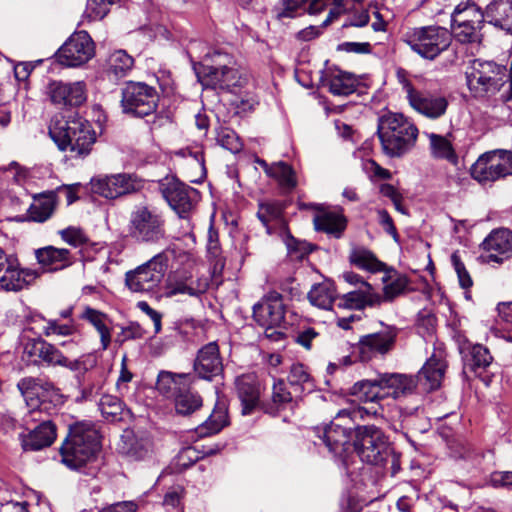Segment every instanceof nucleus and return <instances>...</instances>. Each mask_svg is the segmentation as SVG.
Listing matches in <instances>:
<instances>
[{
  "mask_svg": "<svg viewBox=\"0 0 512 512\" xmlns=\"http://www.w3.org/2000/svg\"><path fill=\"white\" fill-rule=\"evenodd\" d=\"M447 368L443 351H435L414 377L401 373H381L380 383L387 397L394 399L412 394L419 385L424 391L430 392L441 386Z\"/></svg>",
  "mask_w": 512,
  "mask_h": 512,
  "instance_id": "obj_1",
  "label": "nucleus"
},
{
  "mask_svg": "<svg viewBox=\"0 0 512 512\" xmlns=\"http://www.w3.org/2000/svg\"><path fill=\"white\" fill-rule=\"evenodd\" d=\"M49 136L59 150L69 152L71 158L80 159L91 153L97 139L92 124L77 113L53 119Z\"/></svg>",
  "mask_w": 512,
  "mask_h": 512,
  "instance_id": "obj_2",
  "label": "nucleus"
},
{
  "mask_svg": "<svg viewBox=\"0 0 512 512\" xmlns=\"http://www.w3.org/2000/svg\"><path fill=\"white\" fill-rule=\"evenodd\" d=\"M100 448V434L94 424L77 422L69 426L60 447L62 463L70 469H81L97 459Z\"/></svg>",
  "mask_w": 512,
  "mask_h": 512,
  "instance_id": "obj_3",
  "label": "nucleus"
},
{
  "mask_svg": "<svg viewBox=\"0 0 512 512\" xmlns=\"http://www.w3.org/2000/svg\"><path fill=\"white\" fill-rule=\"evenodd\" d=\"M194 69L205 88L233 92L235 88L243 86L246 81V78L235 68L233 57L220 51L207 54Z\"/></svg>",
  "mask_w": 512,
  "mask_h": 512,
  "instance_id": "obj_4",
  "label": "nucleus"
},
{
  "mask_svg": "<svg viewBox=\"0 0 512 512\" xmlns=\"http://www.w3.org/2000/svg\"><path fill=\"white\" fill-rule=\"evenodd\" d=\"M416 125L401 113H388L378 120L377 135L383 152L392 158L408 153L418 137Z\"/></svg>",
  "mask_w": 512,
  "mask_h": 512,
  "instance_id": "obj_5",
  "label": "nucleus"
},
{
  "mask_svg": "<svg viewBox=\"0 0 512 512\" xmlns=\"http://www.w3.org/2000/svg\"><path fill=\"white\" fill-rule=\"evenodd\" d=\"M467 86L474 97L484 98L497 94L510 81L512 97V75L506 66L493 60L473 59L465 71Z\"/></svg>",
  "mask_w": 512,
  "mask_h": 512,
  "instance_id": "obj_6",
  "label": "nucleus"
},
{
  "mask_svg": "<svg viewBox=\"0 0 512 512\" xmlns=\"http://www.w3.org/2000/svg\"><path fill=\"white\" fill-rule=\"evenodd\" d=\"M127 236L138 245H158L167 240L166 220L157 209L137 205L129 215Z\"/></svg>",
  "mask_w": 512,
  "mask_h": 512,
  "instance_id": "obj_7",
  "label": "nucleus"
},
{
  "mask_svg": "<svg viewBox=\"0 0 512 512\" xmlns=\"http://www.w3.org/2000/svg\"><path fill=\"white\" fill-rule=\"evenodd\" d=\"M403 41L422 58L434 60L451 46L452 34L436 25L415 27L403 34Z\"/></svg>",
  "mask_w": 512,
  "mask_h": 512,
  "instance_id": "obj_8",
  "label": "nucleus"
},
{
  "mask_svg": "<svg viewBox=\"0 0 512 512\" xmlns=\"http://www.w3.org/2000/svg\"><path fill=\"white\" fill-rule=\"evenodd\" d=\"M122 113L133 118H144L156 112L159 94L145 82L126 81L120 88Z\"/></svg>",
  "mask_w": 512,
  "mask_h": 512,
  "instance_id": "obj_9",
  "label": "nucleus"
},
{
  "mask_svg": "<svg viewBox=\"0 0 512 512\" xmlns=\"http://www.w3.org/2000/svg\"><path fill=\"white\" fill-rule=\"evenodd\" d=\"M167 251L154 255L150 260L125 274V284L135 293H148L161 283L168 267Z\"/></svg>",
  "mask_w": 512,
  "mask_h": 512,
  "instance_id": "obj_10",
  "label": "nucleus"
},
{
  "mask_svg": "<svg viewBox=\"0 0 512 512\" xmlns=\"http://www.w3.org/2000/svg\"><path fill=\"white\" fill-rule=\"evenodd\" d=\"M390 443L385 433L375 425H357L353 438V449L363 462L371 465L381 463L389 452Z\"/></svg>",
  "mask_w": 512,
  "mask_h": 512,
  "instance_id": "obj_11",
  "label": "nucleus"
},
{
  "mask_svg": "<svg viewBox=\"0 0 512 512\" xmlns=\"http://www.w3.org/2000/svg\"><path fill=\"white\" fill-rule=\"evenodd\" d=\"M158 189L170 208L180 218H187L200 199L197 189L171 175L158 181Z\"/></svg>",
  "mask_w": 512,
  "mask_h": 512,
  "instance_id": "obj_12",
  "label": "nucleus"
},
{
  "mask_svg": "<svg viewBox=\"0 0 512 512\" xmlns=\"http://www.w3.org/2000/svg\"><path fill=\"white\" fill-rule=\"evenodd\" d=\"M470 173L481 184L512 175V151L496 149L483 153L471 166Z\"/></svg>",
  "mask_w": 512,
  "mask_h": 512,
  "instance_id": "obj_13",
  "label": "nucleus"
},
{
  "mask_svg": "<svg viewBox=\"0 0 512 512\" xmlns=\"http://www.w3.org/2000/svg\"><path fill=\"white\" fill-rule=\"evenodd\" d=\"M355 427L340 411L329 424L315 427L313 431L323 440L331 453L343 456L353 448Z\"/></svg>",
  "mask_w": 512,
  "mask_h": 512,
  "instance_id": "obj_14",
  "label": "nucleus"
},
{
  "mask_svg": "<svg viewBox=\"0 0 512 512\" xmlns=\"http://www.w3.org/2000/svg\"><path fill=\"white\" fill-rule=\"evenodd\" d=\"M90 185L93 193L112 200L140 191L144 180L134 173H117L93 177Z\"/></svg>",
  "mask_w": 512,
  "mask_h": 512,
  "instance_id": "obj_15",
  "label": "nucleus"
},
{
  "mask_svg": "<svg viewBox=\"0 0 512 512\" xmlns=\"http://www.w3.org/2000/svg\"><path fill=\"white\" fill-rule=\"evenodd\" d=\"M398 79L410 106L415 111L433 120L442 117L446 113L449 102L445 96L416 89L400 72L398 73Z\"/></svg>",
  "mask_w": 512,
  "mask_h": 512,
  "instance_id": "obj_16",
  "label": "nucleus"
},
{
  "mask_svg": "<svg viewBox=\"0 0 512 512\" xmlns=\"http://www.w3.org/2000/svg\"><path fill=\"white\" fill-rule=\"evenodd\" d=\"M398 328L383 325V329L363 335L354 346V354L361 362H369L377 357H385L395 348Z\"/></svg>",
  "mask_w": 512,
  "mask_h": 512,
  "instance_id": "obj_17",
  "label": "nucleus"
},
{
  "mask_svg": "<svg viewBox=\"0 0 512 512\" xmlns=\"http://www.w3.org/2000/svg\"><path fill=\"white\" fill-rule=\"evenodd\" d=\"M95 55L92 38L86 31L72 34L58 49L55 59L67 67H77L87 63Z\"/></svg>",
  "mask_w": 512,
  "mask_h": 512,
  "instance_id": "obj_18",
  "label": "nucleus"
},
{
  "mask_svg": "<svg viewBox=\"0 0 512 512\" xmlns=\"http://www.w3.org/2000/svg\"><path fill=\"white\" fill-rule=\"evenodd\" d=\"M25 351L31 357H37L49 366H61L74 372L87 370L81 359H69L56 346L41 337L29 339L25 345Z\"/></svg>",
  "mask_w": 512,
  "mask_h": 512,
  "instance_id": "obj_19",
  "label": "nucleus"
},
{
  "mask_svg": "<svg viewBox=\"0 0 512 512\" xmlns=\"http://www.w3.org/2000/svg\"><path fill=\"white\" fill-rule=\"evenodd\" d=\"M285 314L283 297L276 291L269 292L253 306V318L264 329L284 327Z\"/></svg>",
  "mask_w": 512,
  "mask_h": 512,
  "instance_id": "obj_20",
  "label": "nucleus"
},
{
  "mask_svg": "<svg viewBox=\"0 0 512 512\" xmlns=\"http://www.w3.org/2000/svg\"><path fill=\"white\" fill-rule=\"evenodd\" d=\"M17 388L31 407L30 416L33 420L40 413L44 399L57 391L53 382L41 377H24L18 381Z\"/></svg>",
  "mask_w": 512,
  "mask_h": 512,
  "instance_id": "obj_21",
  "label": "nucleus"
},
{
  "mask_svg": "<svg viewBox=\"0 0 512 512\" xmlns=\"http://www.w3.org/2000/svg\"><path fill=\"white\" fill-rule=\"evenodd\" d=\"M235 391L241 404L242 415H251L258 408H262V387L254 375L244 374L237 377Z\"/></svg>",
  "mask_w": 512,
  "mask_h": 512,
  "instance_id": "obj_22",
  "label": "nucleus"
},
{
  "mask_svg": "<svg viewBox=\"0 0 512 512\" xmlns=\"http://www.w3.org/2000/svg\"><path fill=\"white\" fill-rule=\"evenodd\" d=\"M46 95L58 106H79L86 100L84 84L81 82L52 80L46 86Z\"/></svg>",
  "mask_w": 512,
  "mask_h": 512,
  "instance_id": "obj_23",
  "label": "nucleus"
},
{
  "mask_svg": "<svg viewBox=\"0 0 512 512\" xmlns=\"http://www.w3.org/2000/svg\"><path fill=\"white\" fill-rule=\"evenodd\" d=\"M193 368L198 378L207 381L222 373L223 363L216 342H210L198 351Z\"/></svg>",
  "mask_w": 512,
  "mask_h": 512,
  "instance_id": "obj_24",
  "label": "nucleus"
},
{
  "mask_svg": "<svg viewBox=\"0 0 512 512\" xmlns=\"http://www.w3.org/2000/svg\"><path fill=\"white\" fill-rule=\"evenodd\" d=\"M482 248L487 252L486 261L502 263L512 255V232L506 228L493 230L482 242Z\"/></svg>",
  "mask_w": 512,
  "mask_h": 512,
  "instance_id": "obj_25",
  "label": "nucleus"
},
{
  "mask_svg": "<svg viewBox=\"0 0 512 512\" xmlns=\"http://www.w3.org/2000/svg\"><path fill=\"white\" fill-rule=\"evenodd\" d=\"M38 276L36 270L21 268L18 258L12 255L6 272L0 276V290L5 292L21 291Z\"/></svg>",
  "mask_w": 512,
  "mask_h": 512,
  "instance_id": "obj_26",
  "label": "nucleus"
},
{
  "mask_svg": "<svg viewBox=\"0 0 512 512\" xmlns=\"http://www.w3.org/2000/svg\"><path fill=\"white\" fill-rule=\"evenodd\" d=\"M56 425L49 419L40 423L27 434H21V445L25 451H38L49 447L56 439Z\"/></svg>",
  "mask_w": 512,
  "mask_h": 512,
  "instance_id": "obj_27",
  "label": "nucleus"
},
{
  "mask_svg": "<svg viewBox=\"0 0 512 512\" xmlns=\"http://www.w3.org/2000/svg\"><path fill=\"white\" fill-rule=\"evenodd\" d=\"M35 257L46 272L61 271L75 263V258L69 249L54 246L36 249Z\"/></svg>",
  "mask_w": 512,
  "mask_h": 512,
  "instance_id": "obj_28",
  "label": "nucleus"
},
{
  "mask_svg": "<svg viewBox=\"0 0 512 512\" xmlns=\"http://www.w3.org/2000/svg\"><path fill=\"white\" fill-rule=\"evenodd\" d=\"M459 352L462 355L464 373L467 370L480 374L492 362L493 358L489 350L481 344H472L464 340L459 344Z\"/></svg>",
  "mask_w": 512,
  "mask_h": 512,
  "instance_id": "obj_29",
  "label": "nucleus"
},
{
  "mask_svg": "<svg viewBox=\"0 0 512 512\" xmlns=\"http://www.w3.org/2000/svg\"><path fill=\"white\" fill-rule=\"evenodd\" d=\"M382 303V296L371 284L363 282V288L350 291L338 298V307L352 310H363L366 307H377Z\"/></svg>",
  "mask_w": 512,
  "mask_h": 512,
  "instance_id": "obj_30",
  "label": "nucleus"
},
{
  "mask_svg": "<svg viewBox=\"0 0 512 512\" xmlns=\"http://www.w3.org/2000/svg\"><path fill=\"white\" fill-rule=\"evenodd\" d=\"M484 22L512 35V0H493L483 11Z\"/></svg>",
  "mask_w": 512,
  "mask_h": 512,
  "instance_id": "obj_31",
  "label": "nucleus"
},
{
  "mask_svg": "<svg viewBox=\"0 0 512 512\" xmlns=\"http://www.w3.org/2000/svg\"><path fill=\"white\" fill-rule=\"evenodd\" d=\"M348 220L343 214L342 209L337 211H322L313 218V224L316 231L324 232L336 239L343 236L347 228Z\"/></svg>",
  "mask_w": 512,
  "mask_h": 512,
  "instance_id": "obj_32",
  "label": "nucleus"
},
{
  "mask_svg": "<svg viewBox=\"0 0 512 512\" xmlns=\"http://www.w3.org/2000/svg\"><path fill=\"white\" fill-rule=\"evenodd\" d=\"M122 452L132 460H151L155 455L152 438L129 433L123 436Z\"/></svg>",
  "mask_w": 512,
  "mask_h": 512,
  "instance_id": "obj_33",
  "label": "nucleus"
},
{
  "mask_svg": "<svg viewBox=\"0 0 512 512\" xmlns=\"http://www.w3.org/2000/svg\"><path fill=\"white\" fill-rule=\"evenodd\" d=\"M57 192L46 191L35 195L27 211L28 220L44 223L52 217L57 207Z\"/></svg>",
  "mask_w": 512,
  "mask_h": 512,
  "instance_id": "obj_34",
  "label": "nucleus"
},
{
  "mask_svg": "<svg viewBox=\"0 0 512 512\" xmlns=\"http://www.w3.org/2000/svg\"><path fill=\"white\" fill-rule=\"evenodd\" d=\"M350 394L356 396L362 402L378 403L387 397L380 383V376L375 379H365L356 382L350 388Z\"/></svg>",
  "mask_w": 512,
  "mask_h": 512,
  "instance_id": "obj_35",
  "label": "nucleus"
},
{
  "mask_svg": "<svg viewBox=\"0 0 512 512\" xmlns=\"http://www.w3.org/2000/svg\"><path fill=\"white\" fill-rule=\"evenodd\" d=\"M80 318L89 322L97 330L100 335L102 349L106 350L111 343V329L109 327L111 320L108 315L87 306Z\"/></svg>",
  "mask_w": 512,
  "mask_h": 512,
  "instance_id": "obj_36",
  "label": "nucleus"
},
{
  "mask_svg": "<svg viewBox=\"0 0 512 512\" xmlns=\"http://www.w3.org/2000/svg\"><path fill=\"white\" fill-rule=\"evenodd\" d=\"M133 67L134 58L122 49L113 51L106 60V72L115 79L127 76Z\"/></svg>",
  "mask_w": 512,
  "mask_h": 512,
  "instance_id": "obj_37",
  "label": "nucleus"
},
{
  "mask_svg": "<svg viewBox=\"0 0 512 512\" xmlns=\"http://www.w3.org/2000/svg\"><path fill=\"white\" fill-rule=\"evenodd\" d=\"M293 398V393L287 389L286 383L283 380H278L273 384L271 401L263 402L262 409L265 413L275 416L285 409L293 401Z\"/></svg>",
  "mask_w": 512,
  "mask_h": 512,
  "instance_id": "obj_38",
  "label": "nucleus"
},
{
  "mask_svg": "<svg viewBox=\"0 0 512 512\" xmlns=\"http://www.w3.org/2000/svg\"><path fill=\"white\" fill-rule=\"evenodd\" d=\"M483 23H468L465 20L451 22L452 37L462 44H479L483 35L481 29Z\"/></svg>",
  "mask_w": 512,
  "mask_h": 512,
  "instance_id": "obj_39",
  "label": "nucleus"
},
{
  "mask_svg": "<svg viewBox=\"0 0 512 512\" xmlns=\"http://www.w3.org/2000/svg\"><path fill=\"white\" fill-rule=\"evenodd\" d=\"M357 79L350 73L338 71L325 80L324 86L333 95L348 96L356 91Z\"/></svg>",
  "mask_w": 512,
  "mask_h": 512,
  "instance_id": "obj_40",
  "label": "nucleus"
},
{
  "mask_svg": "<svg viewBox=\"0 0 512 512\" xmlns=\"http://www.w3.org/2000/svg\"><path fill=\"white\" fill-rule=\"evenodd\" d=\"M207 284L203 285L198 284L194 285V282L190 279V277L184 276L181 278L178 277H169L167 284L165 295L166 297H173L178 294H187L189 296H198L201 293L206 291Z\"/></svg>",
  "mask_w": 512,
  "mask_h": 512,
  "instance_id": "obj_41",
  "label": "nucleus"
},
{
  "mask_svg": "<svg viewBox=\"0 0 512 512\" xmlns=\"http://www.w3.org/2000/svg\"><path fill=\"white\" fill-rule=\"evenodd\" d=\"M351 264L372 273L381 272L385 269V263L377 259L375 254L364 247H355L349 255Z\"/></svg>",
  "mask_w": 512,
  "mask_h": 512,
  "instance_id": "obj_42",
  "label": "nucleus"
},
{
  "mask_svg": "<svg viewBox=\"0 0 512 512\" xmlns=\"http://www.w3.org/2000/svg\"><path fill=\"white\" fill-rule=\"evenodd\" d=\"M307 297L313 306L329 310L335 300V290L329 282L317 283L312 286Z\"/></svg>",
  "mask_w": 512,
  "mask_h": 512,
  "instance_id": "obj_43",
  "label": "nucleus"
},
{
  "mask_svg": "<svg viewBox=\"0 0 512 512\" xmlns=\"http://www.w3.org/2000/svg\"><path fill=\"white\" fill-rule=\"evenodd\" d=\"M283 210L284 207L280 201H265L258 203L257 217L266 227L268 234L273 232V225L281 220Z\"/></svg>",
  "mask_w": 512,
  "mask_h": 512,
  "instance_id": "obj_44",
  "label": "nucleus"
},
{
  "mask_svg": "<svg viewBox=\"0 0 512 512\" xmlns=\"http://www.w3.org/2000/svg\"><path fill=\"white\" fill-rule=\"evenodd\" d=\"M465 20L468 23H484V15L480 6L472 0H463L456 5L451 14V22Z\"/></svg>",
  "mask_w": 512,
  "mask_h": 512,
  "instance_id": "obj_45",
  "label": "nucleus"
},
{
  "mask_svg": "<svg viewBox=\"0 0 512 512\" xmlns=\"http://www.w3.org/2000/svg\"><path fill=\"white\" fill-rule=\"evenodd\" d=\"M288 382L293 388L295 397H297V394H302L305 391L311 392L314 387L310 374L305 366L300 363L291 366Z\"/></svg>",
  "mask_w": 512,
  "mask_h": 512,
  "instance_id": "obj_46",
  "label": "nucleus"
},
{
  "mask_svg": "<svg viewBox=\"0 0 512 512\" xmlns=\"http://www.w3.org/2000/svg\"><path fill=\"white\" fill-rule=\"evenodd\" d=\"M228 424V412L224 403H217L208 419L202 424L201 435L216 434Z\"/></svg>",
  "mask_w": 512,
  "mask_h": 512,
  "instance_id": "obj_47",
  "label": "nucleus"
},
{
  "mask_svg": "<svg viewBox=\"0 0 512 512\" xmlns=\"http://www.w3.org/2000/svg\"><path fill=\"white\" fill-rule=\"evenodd\" d=\"M202 397L190 390H179L175 394V409L178 414L190 415L202 407Z\"/></svg>",
  "mask_w": 512,
  "mask_h": 512,
  "instance_id": "obj_48",
  "label": "nucleus"
},
{
  "mask_svg": "<svg viewBox=\"0 0 512 512\" xmlns=\"http://www.w3.org/2000/svg\"><path fill=\"white\" fill-rule=\"evenodd\" d=\"M430 140L432 155L435 158L446 159L452 164H457L458 157L452 147V144L444 137L438 134H427Z\"/></svg>",
  "mask_w": 512,
  "mask_h": 512,
  "instance_id": "obj_49",
  "label": "nucleus"
},
{
  "mask_svg": "<svg viewBox=\"0 0 512 512\" xmlns=\"http://www.w3.org/2000/svg\"><path fill=\"white\" fill-rule=\"evenodd\" d=\"M102 416L110 422H117L122 419L124 403L117 396L105 394L98 402Z\"/></svg>",
  "mask_w": 512,
  "mask_h": 512,
  "instance_id": "obj_50",
  "label": "nucleus"
},
{
  "mask_svg": "<svg viewBox=\"0 0 512 512\" xmlns=\"http://www.w3.org/2000/svg\"><path fill=\"white\" fill-rule=\"evenodd\" d=\"M271 178L277 180L279 186L287 192H291L297 186L296 172L289 164L280 161L275 163Z\"/></svg>",
  "mask_w": 512,
  "mask_h": 512,
  "instance_id": "obj_51",
  "label": "nucleus"
},
{
  "mask_svg": "<svg viewBox=\"0 0 512 512\" xmlns=\"http://www.w3.org/2000/svg\"><path fill=\"white\" fill-rule=\"evenodd\" d=\"M214 451L210 450L209 452L201 453L195 447L188 446L183 448L174 458L173 460V469L175 472L181 473L184 470L191 467L197 461L202 459L206 455L213 454Z\"/></svg>",
  "mask_w": 512,
  "mask_h": 512,
  "instance_id": "obj_52",
  "label": "nucleus"
},
{
  "mask_svg": "<svg viewBox=\"0 0 512 512\" xmlns=\"http://www.w3.org/2000/svg\"><path fill=\"white\" fill-rule=\"evenodd\" d=\"M310 0H281V6L276 9L277 19L295 18L306 12Z\"/></svg>",
  "mask_w": 512,
  "mask_h": 512,
  "instance_id": "obj_53",
  "label": "nucleus"
},
{
  "mask_svg": "<svg viewBox=\"0 0 512 512\" xmlns=\"http://www.w3.org/2000/svg\"><path fill=\"white\" fill-rule=\"evenodd\" d=\"M217 142L223 148L227 149L231 153H239L243 149V143L241 142L237 133L230 128H222L217 135Z\"/></svg>",
  "mask_w": 512,
  "mask_h": 512,
  "instance_id": "obj_54",
  "label": "nucleus"
},
{
  "mask_svg": "<svg viewBox=\"0 0 512 512\" xmlns=\"http://www.w3.org/2000/svg\"><path fill=\"white\" fill-rule=\"evenodd\" d=\"M117 0H87L85 16L90 20L104 18Z\"/></svg>",
  "mask_w": 512,
  "mask_h": 512,
  "instance_id": "obj_55",
  "label": "nucleus"
},
{
  "mask_svg": "<svg viewBox=\"0 0 512 512\" xmlns=\"http://www.w3.org/2000/svg\"><path fill=\"white\" fill-rule=\"evenodd\" d=\"M191 374L162 371L159 374L158 386L161 392L169 393L179 385L182 380H190Z\"/></svg>",
  "mask_w": 512,
  "mask_h": 512,
  "instance_id": "obj_56",
  "label": "nucleus"
},
{
  "mask_svg": "<svg viewBox=\"0 0 512 512\" xmlns=\"http://www.w3.org/2000/svg\"><path fill=\"white\" fill-rule=\"evenodd\" d=\"M389 278L391 281L384 286L382 302L392 301L394 298L402 294L408 286V279L404 275H396L394 278L389 276Z\"/></svg>",
  "mask_w": 512,
  "mask_h": 512,
  "instance_id": "obj_57",
  "label": "nucleus"
},
{
  "mask_svg": "<svg viewBox=\"0 0 512 512\" xmlns=\"http://www.w3.org/2000/svg\"><path fill=\"white\" fill-rule=\"evenodd\" d=\"M61 239L72 247H81L89 242L88 236L83 229L79 227L69 226L58 231Z\"/></svg>",
  "mask_w": 512,
  "mask_h": 512,
  "instance_id": "obj_58",
  "label": "nucleus"
},
{
  "mask_svg": "<svg viewBox=\"0 0 512 512\" xmlns=\"http://www.w3.org/2000/svg\"><path fill=\"white\" fill-rule=\"evenodd\" d=\"M382 411L383 409L380 406H372L370 408L359 406L351 410H341L342 415L346 416L353 425L358 419L364 420L367 417H377L381 415Z\"/></svg>",
  "mask_w": 512,
  "mask_h": 512,
  "instance_id": "obj_59",
  "label": "nucleus"
},
{
  "mask_svg": "<svg viewBox=\"0 0 512 512\" xmlns=\"http://www.w3.org/2000/svg\"><path fill=\"white\" fill-rule=\"evenodd\" d=\"M338 16V13L334 12L333 10H330L329 14L327 15L326 19L322 22L321 26H309L301 31L298 32V38L303 41H310L321 33V28L327 27L335 17Z\"/></svg>",
  "mask_w": 512,
  "mask_h": 512,
  "instance_id": "obj_60",
  "label": "nucleus"
},
{
  "mask_svg": "<svg viewBox=\"0 0 512 512\" xmlns=\"http://www.w3.org/2000/svg\"><path fill=\"white\" fill-rule=\"evenodd\" d=\"M451 261L457 273L460 286L463 289H469L473 285V281L464 263L456 253L452 254Z\"/></svg>",
  "mask_w": 512,
  "mask_h": 512,
  "instance_id": "obj_61",
  "label": "nucleus"
},
{
  "mask_svg": "<svg viewBox=\"0 0 512 512\" xmlns=\"http://www.w3.org/2000/svg\"><path fill=\"white\" fill-rule=\"evenodd\" d=\"M75 332L72 324H60L57 320H48L47 325L43 329L45 336L60 335L69 336Z\"/></svg>",
  "mask_w": 512,
  "mask_h": 512,
  "instance_id": "obj_62",
  "label": "nucleus"
},
{
  "mask_svg": "<svg viewBox=\"0 0 512 512\" xmlns=\"http://www.w3.org/2000/svg\"><path fill=\"white\" fill-rule=\"evenodd\" d=\"M145 335V330L136 322H131L128 326L123 327L118 335L117 341L123 343L127 340L141 339Z\"/></svg>",
  "mask_w": 512,
  "mask_h": 512,
  "instance_id": "obj_63",
  "label": "nucleus"
},
{
  "mask_svg": "<svg viewBox=\"0 0 512 512\" xmlns=\"http://www.w3.org/2000/svg\"><path fill=\"white\" fill-rule=\"evenodd\" d=\"M377 466L386 468L391 472L392 475H395L401 469L400 454L396 453L392 446H390L389 452H387V455L383 456L381 463H378Z\"/></svg>",
  "mask_w": 512,
  "mask_h": 512,
  "instance_id": "obj_64",
  "label": "nucleus"
}]
</instances>
